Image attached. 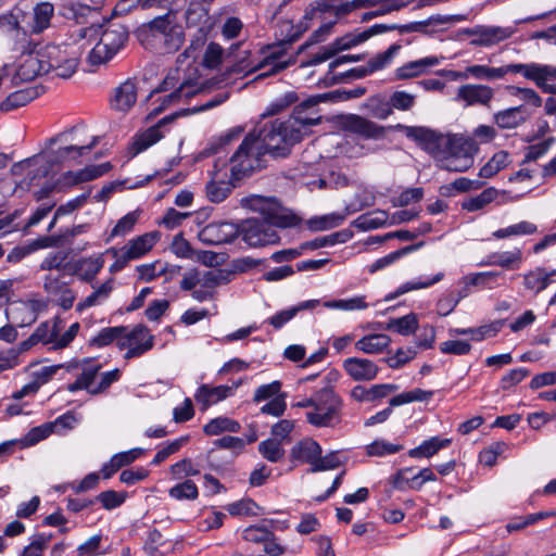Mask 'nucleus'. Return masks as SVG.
Wrapping results in <instances>:
<instances>
[{
  "label": "nucleus",
  "instance_id": "23",
  "mask_svg": "<svg viewBox=\"0 0 556 556\" xmlns=\"http://www.w3.org/2000/svg\"><path fill=\"white\" fill-rule=\"evenodd\" d=\"M131 339L132 348H130L125 358L129 359L138 357L153 348L154 337L149 333V329L144 325H137L131 331H128Z\"/></svg>",
  "mask_w": 556,
  "mask_h": 556
},
{
  "label": "nucleus",
  "instance_id": "43",
  "mask_svg": "<svg viewBox=\"0 0 556 556\" xmlns=\"http://www.w3.org/2000/svg\"><path fill=\"white\" fill-rule=\"evenodd\" d=\"M451 443L450 439H440L433 437L430 440L425 441L419 446L412 448L408 454L410 457H431L441 448L448 446Z\"/></svg>",
  "mask_w": 556,
  "mask_h": 556
},
{
  "label": "nucleus",
  "instance_id": "10",
  "mask_svg": "<svg viewBox=\"0 0 556 556\" xmlns=\"http://www.w3.org/2000/svg\"><path fill=\"white\" fill-rule=\"evenodd\" d=\"M320 99L309 98L302 103L298 104L292 114L288 119H285L287 124L292 125L300 132V139L306 132V130L319 124L321 122V115L319 114L318 104Z\"/></svg>",
  "mask_w": 556,
  "mask_h": 556
},
{
  "label": "nucleus",
  "instance_id": "1",
  "mask_svg": "<svg viewBox=\"0 0 556 556\" xmlns=\"http://www.w3.org/2000/svg\"><path fill=\"white\" fill-rule=\"evenodd\" d=\"M300 132L292 125L279 118L265 124L257 132L245 136L237 151L229 159L230 175L241 179L250 173L264 167L263 156L273 159L287 157L291 148L299 142Z\"/></svg>",
  "mask_w": 556,
  "mask_h": 556
},
{
  "label": "nucleus",
  "instance_id": "41",
  "mask_svg": "<svg viewBox=\"0 0 556 556\" xmlns=\"http://www.w3.org/2000/svg\"><path fill=\"white\" fill-rule=\"evenodd\" d=\"M424 243L422 242H419V243H416V244H412V245H407V247H404L400 250H396L394 252H391L390 254L381 257V258H378L369 267H368V271L370 274H374L378 270H381L386 267H388L389 265L393 264L395 261L400 260L401 257L409 254L410 252L413 251H416L418 250Z\"/></svg>",
  "mask_w": 556,
  "mask_h": 556
},
{
  "label": "nucleus",
  "instance_id": "12",
  "mask_svg": "<svg viewBox=\"0 0 556 556\" xmlns=\"http://www.w3.org/2000/svg\"><path fill=\"white\" fill-rule=\"evenodd\" d=\"M237 224L230 222L211 223L201 229L199 239L208 245L229 243L239 236Z\"/></svg>",
  "mask_w": 556,
  "mask_h": 556
},
{
  "label": "nucleus",
  "instance_id": "22",
  "mask_svg": "<svg viewBox=\"0 0 556 556\" xmlns=\"http://www.w3.org/2000/svg\"><path fill=\"white\" fill-rule=\"evenodd\" d=\"M396 129L402 130L407 138L422 144L424 149L428 150L430 153L434 154L437 152L441 134H437L426 127L405 126L402 124L396 125Z\"/></svg>",
  "mask_w": 556,
  "mask_h": 556
},
{
  "label": "nucleus",
  "instance_id": "51",
  "mask_svg": "<svg viewBox=\"0 0 556 556\" xmlns=\"http://www.w3.org/2000/svg\"><path fill=\"white\" fill-rule=\"evenodd\" d=\"M454 21H456V16L433 15L425 21L413 22L414 27H416L414 33L430 35L435 31L437 27Z\"/></svg>",
  "mask_w": 556,
  "mask_h": 556
},
{
  "label": "nucleus",
  "instance_id": "34",
  "mask_svg": "<svg viewBox=\"0 0 556 556\" xmlns=\"http://www.w3.org/2000/svg\"><path fill=\"white\" fill-rule=\"evenodd\" d=\"M93 292L89 294L87 298L81 300L77 305L76 309L78 312H81L86 308L98 306L103 304L111 295L113 289H114V280L109 279L105 282H103L98 288L93 287Z\"/></svg>",
  "mask_w": 556,
  "mask_h": 556
},
{
  "label": "nucleus",
  "instance_id": "63",
  "mask_svg": "<svg viewBox=\"0 0 556 556\" xmlns=\"http://www.w3.org/2000/svg\"><path fill=\"white\" fill-rule=\"evenodd\" d=\"M389 103L393 110L407 111L414 106L415 96L405 91H394L390 96Z\"/></svg>",
  "mask_w": 556,
  "mask_h": 556
},
{
  "label": "nucleus",
  "instance_id": "19",
  "mask_svg": "<svg viewBox=\"0 0 556 556\" xmlns=\"http://www.w3.org/2000/svg\"><path fill=\"white\" fill-rule=\"evenodd\" d=\"M515 31L514 27L480 25L478 38H472L469 43L473 47H491L510 38Z\"/></svg>",
  "mask_w": 556,
  "mask_h": 556
},
{
  "label": "nucleus",
  "instance_id": "33",
  "mask_svg": "<svg viewBox=\"0 0 556 556\" xmlns=\"http://www.w3.org/2000/svg\"><path fill=\"white\" fill-rule=\"evenodd\" d=\"M391 343V338L384 333L367 334L361 338L355 348L366 354H378L383 352Z\"/></svg>",
  "mask_w": 556,
  "mask_h": 556
},
{
  "label": "nucleus",
  "instance_id": "45",
  "mask_svg": "<svg viewBox=\"0 0 556 556\" xmlns=\"http://www.w3.org/2000/svg\"><path fill=\"white\" fill-rule=\"evenodd\" d=\"M345 219V216L340 213H331L318 217H313L307 220V227L312 231H324L340 226Z\"/></svg>",
  "mask_w": 556,
  "mask_h": 556
},
{
  "label": "nucleus",
  "instance_id": "37",
  "mask_svg": "<svg viewBox=\"0 0 556 556\" xmlns=\"http://www.w3.org/2000/svg\"><path fill=\"white\" fill-rule=\"evenodd\" d=\"M29 9V5L22 1L8 13V18L11 21L13 29L22 30L23 33L29 31V18L31 17Z\"/></svg>",
  "mask_w": 556,
  "mask_h": 556
},
{
  "label": "nucleus",
  "instance_id": "44",
  "mask_svg": "<svg viewBox=\"0 0 556 556\" xmlns=\"http://www.w3.org/2000/svg\"><path fill=\"white\" fill-rule=\"evenodd\" d=\"M556 274L555 270L545 273L542 268H536L533 271L525 275L523 285L527 289L539 293L543 291L551 283V278Z\"/></svg>",
  "mask_w": 556,
  "mask_h": 556
},
{
  "label": "nucleus",
  "instance_id": "16",
  "mask_svg": "<svg viewBox=\"0 0 556 556\" xmlns=\"http://www.w3.org/2000/svg\"><path fill=\"white\" fill-rule=\"evenodd\" d=\"M343 128L366 139L384 137L386 128L359 115L351 114L343 119Z\"/></svg>",
  "mask_w": 556,
  "mask_h": 556
},
{
  "label": "nucleus",
  "instance_id": "47",
  "mask_svg": "<svg viewBox=\"0 0 556 556\" xmlns=\"http://www.w3.org/2000/svg\"><path fill=\"white\" fill-rule=\"evenodd\" d=\"M260 454L271 463H278L285 457V450L281 441L277 439H267L258 444Z\"/></svg>",
  "mask_w": 556,
  "mask_h": 556
},
{
  "label": "nucleus",
  "instance_id": "38",
  "mask_svg": "<svg viewBox=\"0 0 556 556\" xmlns=\"http://www.w3.org/2000/svg\"><path fill=\"white\" fill-rule=\"evenodd\" d=\"M418 328V319L415 314H407L400 318H391L389 321L382 327L384 330H392L402 336H409L416 331Z\"/></svg>",
  "mask_w": 556,
  "mask_h": 556
},
{
  "label": "nucleus",
  "instance_id": "61",
  "mask_svg": "<svg viewBox=\"0 0 556 556\" xmlns=\"http://www.w3.org/2000/svg\"><path fill=\"white\" fill-rule=\"evenodd\" d=\"M364 41H366V40L363 39L362 31H359V33L346 34L340 38H337L329 46L333 50L334 54H337L340 51L348 50V49L355 47Z\"/></svg>",
  "mask_w": 556,
  "mask_h": 556
},
{
  "label": "nucleus",
  "instance_id": "24",
  "mask_svg": "<svg viewBox=\"0 0 556 556\" xmlns=\"http://www.w3.org/2000/svg\"><path fill=\"white\" fill-rule=\"evenodd\" d=\"M45 67L42 52L39 50L36 54L26 55L18 65L14 79L20 81L33 80L38 75L48 74Z\"/></svg>",
  "mask_w": 556,
  "mask_h": 556
},
{
  "label": "nucleus",
  "instance_id": "6",
  "mask_svg": "<svg viewBox=\"0 0 556 556\" xmlns=\"http://www.w3.org/2000/svg\"><path fill=\"white\" fill-rule=\"evenodd\" d=\"M241 53L242 55H240L238 58V61L230 67V71L232 73H251L268 66V71L262 73L258 76V78H262L269 75H274L287 68L292 63L291 58H289L288 60L283 59L285 54L280 48L273 49L263 60L257 62L252 60L250 51L244 50Z\"/></svg>",
  "mask_w": 556,
  "mask_h": 556
},
{
  "label": "nucleus",
  "instance_id": "25",
  "mask_svg": "<svg viewBox=\"0 0 556 556\" xmlns=\"http://www.w3.org/2000/svg\"><path fill=\"white\" fill-rule=\"evenodd\" d=\"M137 101V87L136 84L127 79L115 88L111 98V105L118 112H127Z\"/></svg>",
  "mask_w": 556,
  "mask_h": 556
},
{
  "label": "nucleus",
  "instance_id": "14",
  "mask_svg": "<svg viewBox=\"0 0 556 556\" xmlns=\"http://www.w3.org/2000/svg\"><path fill=\"white\" fill-rule=\"evenodd\" d=\"M401 48L402 46L400 43H393L384 52L378 53L376 56L371 58L366 65L358 66L346 72L345 76L352 78H363L376 71L384 68L392 62Z\"/></svg>",
  "mask_w": 556,
  "mask_h": 556
},
{
  "label": "nucleus",
  "instance_id": "13",
  "mask_svg": "<svg viewBox=\"0 0 556 556\" xmlns=\"http://www.w3.org/2000/svg\"><path fill=\"white\" fill-rule=\"evenodd\" d=\"M354 9H357L354 0L340 4L333 5L332 0H320L312 3L305 11L304 20L312 21L315 18L324 20L325 14H329L337 21L338 17L343 16Z\"/></svg>",
  "mask_w": 556,
  "mask_h": 556
},
{
  "label": "nucleus",
  "instance_id": "5",
  "mask_svg": "<svg viewBox=\"0 0 556 556\" xmlns=\"http://www.w3.org/2000/svg\"><path fill=\"white\" fill-rule=\"evenodd\" d=\"M341 405V399L331 388H323L314 393V410L306 413V419L316 427H332L339 421Z\"/></svg>",
  "mask_w": 556,
  "mask_h": 556
},
{
  "label": "nucleus",
  "instance_id": "48",
  "mask_svg": "<svg viewBox=\"0 0 556 556\" xmlns=\"http://www.w3.org/2000/svg\"><path fill=\"white\" fill-rule=\"evenodd\" d=\"M496 197L497 190L491 187L484 189L480 194L464 201L462 207L468 212H475L490 204Z\"/></svg>",
  "mask_w": 556,
  "mask_h": 556
},
{
  "label": "nucleus",
  "instance_id": "26",
  "mask_svg": "<svg viewBox=\"0 0 556 556\" xmlns=\"http://www.w3.org/2000/svg\"><path fill=\"white\" fill-rule=\"evenodd\" d=\"M110 163L100 165H89L77 172H67L62 176V182L65 186H74L80 182L90 181L101 177L111 169Z\"/></svg>",
  "mask_w": 556,
  "mask_h": 556
},
{
  "label": "nucleus",
  "instance_id": "50",
  "mask_svg": "<svg viewBox=\"0 0 556 556\" xmlns=\"http://www.w3.org/2000/svg\"><path fill=\"white\" fill-rule=\"evenodd\" d=\"M442 278H443V274L439 273L433 278L426 280V281L418 280V281L405 282L402 286H400L393 293L388 294L386 296L384 301L389 302V301H392L395 298H397L402 294H405L409 291L428 288V287L439 282Z\"/></svg>",
  "mask_w": 556,
  "mask_h": 556
},
{
  "label": "nucleus",
  "instance_id": "32",
  "mask_svg": "<svg viewBox=\"0 0 556 556\" xmlns=\"http://www.w3.org/2000/svg\"><path fill=\"white\" fill-rule=\"evenodd\" d=\"M39 94L40 91L38 87H27L17 90L9 94L7 99L0 103V110L3 112H9L18 109L39 97Z\"/></svg>",
  "mask_w": 556,
  "mask_h": 556
},
{
  "label": "nucleus",
  "instance_id": "60",
  "mask_svg": "<svg viewBox=\"0 0 556 556\" xmlns=\"http://www.w3.org/2000/svg\"><path fill=\"white\" fill-rule=\"evenodd\" d=\"M200 89L201 88L198 87L197 84L193 83L192 80L184 81L179 86V88H177L175 91H173L172 93L164 97V103L165 102L172 103L181 98L189 99V98L195 96L200 91Z\"/></svg>",
  "mask_w": 556,
  "mask_h": 556
},
{
  "label": "nucleus",
  "instance_id": "15",
  "mask_svg": "<svg viewBox=\"0 0 556 556\" xmlns=\"http://www.w3.org/2000/svg\"><path fill=\"white\" fill-rule=\"evenodd\" d=\"M493 97V88L480 84L463 85L457 89L456 93V100L465 102L467 106L489 105Z\"/></svg>",
  "mask_w": 556,
  "mask_h": 556
},
{
  "label": "nucleus",
  "instance_id": "2",
  "mask_svg": "<svg viewBox=\"0 0 556 556\" xmlns=\"http://www.w3.org/2000/svg\"><path fill=\"white\" fill-rule=\"evenodd\" d=\"M244 202L247 207L260 214V217L247 218L238 225L239 236L250 247L276 244L280 238L274 227L290 228L301 222L274 197L251 195Z\"/></svg>",
  "mask_w": 556,
  "mask_h": 556
},
{
  "label": "nucleus",
  "instance_id": "58",
  "mask_svg": "<svg viewBox=\"0 0 556 556\" xmlns=\"http://www.w3.org/2000/svg\"><path fill=\"white\" fill-rule=\"evenodd\" d=\"M143 448L136 447L126 452H121L111 457L112 471H117L124 466H127L135 462L143 454Z\"/></svg>",
  "mask_w": 556,
  "mask_h": 556
},
{
  "label": "nucleus",
  "instance_id": "9",
  "mask_svg": "<svg viewBox=\"0 0 556 556\" xmlns=\"http://www.w3.org/2000/svg\"><path fill=\"white\" fill-rule=\"evenodd\" d=\"M147 27L154 38L163 39L168 52L177 51L184 42L182 29L172 12L153 18Z\"/></svg>",
  "mask_w": 556,
  "mask_h": 556
},
{
  "label": "nucleus",
  "instance_id": "64",
  "mask_svg": "<svg viewBox=\"0 0 556 556\" xmlns=\"http://www.w3.org/2000/svg\"><path fill=\"white\" fill-rule=\"evenodd\" d=\"M52 535L38 534L34 541L26 546L21 556H42V551L47 547Z\"/></svg>",
  "mask_w": 556,
  "mask_h": 556
},
{
  "label": "nucleus",
  "instance_id": "46",
  "mask_svg": "<svg viewBox=\"0 0 556 556\" xmlns=\"http://www.w3.org/2000/svg\"><path fill=\"white\" fill-rule=\"evenodd\" d=\"M51 238L43 237L37 240H34L29 244L25 247H16L11 250V252L7 256V261L10 263H17L23 260L28 254L37 251L38 249L47 248L50 245Z\"/></svg>",
  "mask_w": 556,
  "mask_h": 556
},
{
  "label": "nucleus",
  "instance_id": "21",
  "mask_svg": "<svg viewBox=\"0 0 556 556\" xmlns=\"http://www.w3.org/2000/svg\"><path fill=\"white\" fill-rule=\"evenodd\" d=\"M182 114L184 113L181 112V113H176V114L166 116V117L162 118L157 123V125L150 127L144 132L138 135L135 138L132 146H131L132 156L141 153L142 151L150 148L152 144L156 143L163 137V134L161 132L160 128L163 125L174 121L178 115H182Z\"/></svg>",
  "mask_w": 556,
  "mask_h": 556
},
{
  "label": "nucleus",
  "instance_id": "40",
  "mask_svg": "<svg viewBox=\"0 0 556 556\" xmlns=\"http://www.w3.org/2000/svg\"><path fill=\"white\" fill-rule=\"evenodd\" d=\"M98 142V137H94L89 144L86 146H67L59 148L54 152V159L51 160V163H63L67 160H75L85 153L89 152Z\"/></svg>",
  "mask_w": 556,
  "mask_h": 556
},
{
  "label": "nucleus",
  "instance_id": "27",
  "mask_svg": "<svg viewBox=\"0 0 556 556\" xmlns=\"http://www.w3.org/2000/svg\"><path fill=\"white\" fill-rule=\"evenodd\" d=\"M530 117L525 105L509 108L494 114V123L502 129L516 128Z\"/></svg>",
  "mask_w": 556,
  "mask_h": 556
},
{
  "label": "nucleus",
  "instance_id": "55",
  "mask_svg": "<svg viewBox=\"0 0 556 556\" xmlns=\"http://www.w3.org/2000/svg\"><path fill=\"white\" fill-rule=\"evenodd\" d=\"M103 267V261L97 258H85L79 263L80 279L85 282H92Z\"/></svg>",
  "mask_w": 556,
  "mask_h": 556
},
{
  "label": "nucleus",
  "instance_id": "8",
  "mask_svg": "<svg viewBox=\"0 0 556 556\" xmlns=\"http://www.w3.org/2000/svg\"><path fill=\"white\" fill-rule=\"evenodd\" d=\"M60 14L70 21H74L78 26L74 30V35L79 39H91L97 37L100 31V27L97 25L94 17L97 13L90 9V7L80 3H68L62 5Z\"/></svg>",
  "mask_w": 556,
  "mask_h": 556
},
{
  "label": "nucleus",
  "instance_id": "31",
  "mask_svg": "<svg viewBox=\"0 0 556 556\" xmlns=\"http://www.w3.org/2000/svg\"><path fill=\"white\" fill-rule=\"evenodd\" d=\"M319 455H321V447L312 439L299 442L291 450V456L294 459L311 464L312 467H315Z\"/></svg>",
  "mask_w": 556,
  "mask_h": 556
},
{
  "label": "nucleus",
  "instance_id": "42",
  "mask_svg": "<svg viewBox=\"0 0 556 556\" xmlns=\"http://www.w3.org/2000/svg\"><path fill=\"white\" fill-rule=\"evenodd\" d=\"M240 424L228 417H217L210 420L204 427L203 431L207 435H218L223 432H238Z\"/></svg>",
  "mask_w": 556,
  "mask_h": 556
},
{
  "label": "nucleus",
  "instance_id": "36",
  "mask_svg": "<svg viewBox=\"0 0 556 556\" xmlns=\"http://www.w3.org/2000/svg\"><path fill=\"white\" fill-rule=\"evenodd\" d=\"M412 472L410 468L402 469L395 477L394 484L397 488H402V482H409L412 489L419 490L425 482L434 481L435 475L430 468H424L416 475L408 477L407 473Z\"/></svg>",
  "mask_w": 556,
  "mask_h": 556
},
{
  "label": "nucleus",
  "instance_id": "3",
  "mask_svg": "<svg viewBox=\"0 0 556 556\" xmlns=\"http://www.w3.org/2000/svg\"><path fill=\"white\" fill-rule=\"evenodd\" d=\"M475 143L463 136H444L439 139L437 152L444 153L441 168L448 172H465L473 164Z\"/></svg>",
  "mask_w": 556,
  "mask_h": 556
},
{
  "label": "nucleus",
  "instance_id": "53",
  "mask_svg": "<svg viewBox=\"0 0 556 556\" xmlns=\"http://www.w3.org/2000/svg\"><path fill=\"white\" fill-rule=\"evenodd\" d=\"M509 162V154L506 151L495 153L492 159L480 168L479 176L490 178L504 168Z\"/></svg>",
  "mask_w": 556,
  "mask_h": 556
},
{
  "label": "nucleus",
  "instance_id": "56",
  "mask_svg": "<svg viewBox=\"0 0 556 556\" xmlns=\"http://www.w3.org/2000/svg\"><path fill=\"white\" fill-rule=\"evenodd\" d=\"M162 0H119L115 8L114 13L118 15H126L135 9H149L159 5Z\"/></svg>",
  "mask_w": 556,
  "mask_h": 556
},
{
  "label": "nucleus",
  "instance_id": "39",
  "mask_svg": "<svg viewBox=\"0 0 556 556\" xmlns=\"http://www.w3.org/2000/svg\"><path fill=\"white\" fill-rule=\"evenodd\" d=\"M48 302L41 299H31L26 302H21L15 308L16 313L28 314V319H21L20 326L30 325L36 321L38 314L46 311Z\"/></svg>",
  "mask_w": 556,
  "mask_h": 556
},
{
  "label": "nucleus",
  "instance_id": "7",
  "mask_svg": "<svg viewBox=\"0 0 556 556\" xmlns=\"http://www.w3.org/2000/svg\"><path fill=\"white\" fill-rule=\"evenodd\" d=\"M43 66L48 74L54 73L61 78L71 77L78 65L77 52L71 46L48 45L41 49Z\"/></svg>",
  "mask_w": 556,
  "mask_h": 556
},
{
  "label": "nucleus",
  "instance_id": "35",
  "mask_svg": "<svg viewBox=\"0 0 556 556\" xmlns=\"http://www.w3.org/2000/svg\"><path fill=\"white\" fill-rule=\"evenodd\" d=\"M54 8L49 2H42L33 9V23L29 25V31L40 34L50 26Z\"/></svg>",
  "mask_w": 556,
  "mask_h": 556
},
{
  "label": "nucleus",
  "instance_id": "29",
  "mask_svg": "<svg viewBox=\"0 0 556 556\" xmlns=\"http://www.w3.org/2000/svg\"><path fill=\"white\" fill-rule=\"evenodd\" d=\"M160 235L159 232H147L130 240L122 249L128 254V258L136 260L148 253L156 243Z\"/></svg>",
  "mask_w": 556,
  "mask_h": 556
},
{
  "label": "nucleus",
  "instance_id": "20",
  "mask_svg": "<svg viewBox=\"0 0 556 556\" xmlns=\"http://www.w3.org/2000/svg\"><path fill=\"white\" fill-rule=\"evenodd\" d=\"M520 74L533 81L540 89L549 81H556V67L549 64L541 63H520Z\"/></svg>",
  "mask_w": 556,
  "mask_h": 556
},
{
  "label": "nucleus",
  "instance_id": "49",
  "mask_svg": "<svg viewBox=\"0 0 556 556\" xmlns=\"http://www.w3.org/2000/svg\"><path fill=\"white\" fill-rule=\"evenodd\" d=\"M168 494L172 498L177 501H193L198 498L199 491L195 483L192 480L188 479L181 483L172 486L168 491Z\"/></svg>",
  "mask_w": 556,
  "mask_h": 556
},
{
  "label": "nucleus",
  "instance_id": "17",
  "mask_svg": "<svg viewBox=\"0 0 556 556\" xmlns=\"http://www.w3.org/2000/svg\"><path fill=\"white\" fill-rule=\"evenodd\" d=\"M241 383L242 380L233 382L232 386L210 387L208 384H202L197 390L194 399L198 403L202 404V409H206L208 406L232 395L233 391L241 386Z\"/></svg>",
  "mask_w": 556,
  "mask_h": 556
},
{
  "label": "nucleus",
  "instance_id": "57",
  "mask_svg": "<svg viewBox=\"0 0 556 556\" xmlns=\"http://www.w3.org/2000/svg\"><path fill=\"white\" fill-rule=\"evenodd\" d=\"M126 331L125 326L108 327L100 330V332L90 340V343L96 346H105L115 341L121 334Z\"/></svg>",
  "mask_w": 556,
  "mask_h": 556
},
{
  "label": "nucleus",
  "instance_id": "11",
  "mask_svg": "<svg viewBox=\"0 0 556 556\" xmlns=\"http://www.w3.org/2000/svg\"><path fill=\"white\" fill-rule=\"evenodd\" d=\"M226 165L225 161L217 160L214 164L211 180L206 185V197L213 203L223 202L235 188L232 180L236 179L232 176L230 180H226L227 173L224 172Z\"/></svg>",
  "mask_w": 556,
  "mask_h": 556
},
{
  "label": "nucleus",
  "instance_id": "59",
  "mask_svg": "<svg viewBox=\"0 0 556 556\" xmlns=\"http://www.w3.org/2000/svg\"><path fill=\"white\" fill-rule=\"evenodd\" d=\"M324 306L327 308L354 311V309H365V308H367L368 305L365 302V296H355V298L348 299V300L327 301L324 303Z\"/></svg>",
  "mask_w": 556,
  "mask_h": 556
},
{
  "label": "nucleus",
  "instance_id": "28",
  "mask_svg": "<svg viewBox=\"0 0 556 556\" xmlns=\"http://www.w3.org/2000/svg\"><path fill=\"white\" fill-rule=\"evenodd\" d=\"M440 59L437 56H426L416 61H410L400 66L395 71L397 79H408L424 74L427 68L437 66Z\"/></svg>",
  "mask_w": 556,
  "mask_h": 556
},
{
  "label": "nucleus",
  "instance_id": "54",
  "mask_svg": "<svg viewBox=\"0 0 556 556\" xmlns=\"http://www.w3.org/2000/svg\"><path fill=\"white\" fill-rule=\"evenodd\" d=\"M388 216L383 211L364 214L356 219V226L363 230L377 229L386 225Z\"/></svg>",
  "mask_w": 556,
  "mask_h": 556
},
{
  "label": "nucleus",
  "instance_id": "18",
  "mask_svg": "<svg viewBox=\"0 0 556 556\" xmlns=\"http://www.w3.org/2000/svg\"><path fill=\"white\" fill-rule=\"evenodd\" d=\"M343 368L355 381H370L377 377L378 366L370 359L350 357L343 362Z\"/></svg>",
  "mask_w": 556,
  "mask_h": 556
},
{
  "label": "nucleus",
  "instance_id": "4",
  "mask_svg": "<svg viewBox=\"0 0 556 556\" xmlns=\"http://www.w3.org/2000/svg\"><path fill=\"white\" fill-rule=\"evenodd\" d=\"M128 29L117 23H112L101 33L99 42L89 53V62L98 65L110 61L127 42Z\"/></svg>",
  "mask_w": 556,
  "mask_h": 556
},
{
  "label": "nucleus",
  "instance_id": "62",
  "mask_svg": "<svg viewBox=\"0 0 556 556\" xmlns=\"http://www.w3.org/2000/svg\"><path fill=\"white\" fill-rule=\"evenodd\" d=\"M555 142V138L549 137L539 143L531 144L527 148L523 163L533 162L545 155Z\"/></svg>",
  "mask_w": 556,
  "mask_h": 556
},
{
  "label": "nucleus",
  "instance_id": "52",
  "mask_svg": "<svg viewBox=\"0 0 556 556\" xmlns=\"http://www.w3.org/2000/svg\"><path fill=\"white\" fill-rule=\"evenodd\" d=\"M228 273H225L222 269H211L206 271H199V281L200 286L204 289L213 290L216 287L227 283Z\"/></svg>",
  "mask_w": 556,
  "mask_h": 556
},
{
  "label": "nucleus",
  "instance_id": "30",
  "mask_svg": "<svg viewBox=\"0 0 556 556\" xmlns=\"http://www.w3.org/2000/svg\"><path fill=\"white\" fill-rule=\"evenodd\" d=\"M522 261V252L519 248L511 251L494 252L481 263L485 266H500L506 269H517Z\"/></svg>",
  "mask_w": 556,
  "mask_h": 556
}]
</instances>
